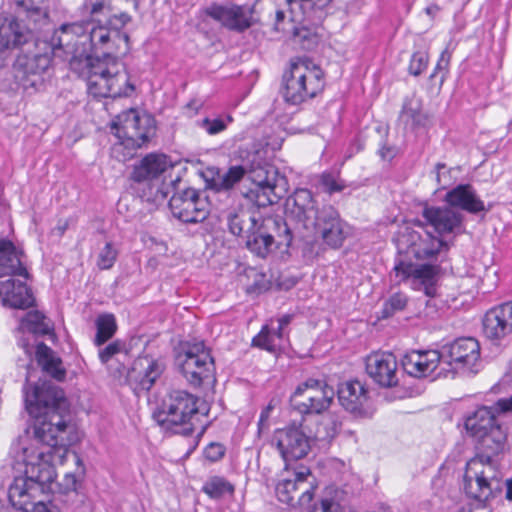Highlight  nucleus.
I'll return each mask as SVG.
<instances>
[{"label":"nucleus","mask_w":512,"mask_h":512,"mask_svg":"<svg viewBox=\"0 0 512 512\" xmlns=\"http://www.w3.org/2000/svg\"><path fill=\"white\" fill-rule=\"evenodd\" d=\"M271 443L277 448L285 461V469L288 463L307 456L310 451V436L303 430V419L293 421L287 426L274 431Z\"/></svg>","instance_id":"14"},{"label":"nucleus","mask_w":512,"mask_h":512,"mask_svg":"<svg viewBox=\"0 0 512 512\" xmlns=\"http://www.w3.org/2000/svg\"><path fill=\"white\" fill-rule=\"evenodd\" d=\"M51 58L47 53L21 52L14 62V76L23 90L33 93L43 85L42 74L50 66Z\"/></svg>","instance_id":"16"},{"label":"nucleus","mask_w":512,"mask_h":512,"mask_svg":"<svg viewBox=\"0 0 512 512\" xmlns=\"http://www.w3.org/2000/svg\"><path fill=\"white\" fill-rule=\"evenodd\" d=\"M496 406L501 412L512 411V395L509 398L499 399Z\"/></svg>","instance_id":"61"},{"label":"nucleus","mask_w":512,"mask_h":512,"mask_svg":"<svg viewBox=\"0 0 512 512\" xmlns=\"http://www.w3.org/2000/svg\"><path fill=\"white\" fill-rule=\"evenodd\" d=\"M292 240V230L283 218L261 216L246 235L245 246L251 253L264 259L281 247L289 248Z\"/></svg>","instance_id":"6"},{"label":"nucleus","mask_w":512,"mask_h":512,"mask_svg":"<svg viewBox=\"0 0 512 512\" xmlns=\"http://www.w3.org/2000/svg\"><path fill=\"white\" fill-rule=\"evenodd\" d=\"M45 320L46 317L41 312L30 311L21 319L18 330L34 335H47L51 332V327Z\"/></svg>","instance_id":"45"},{"label":"nucleus","mask_w":512,"mask_h":512,"mask_svg":"<svg viewBox=\"0 0 512 512\" xmlns=\"http://www.w3.org/2000/svg\"><path fill=\"white\" fill-rule=\"evenodd\" d=\"M176 362L187 382L194 387L215 381L214 359L202 341L184 345Z\"/></svg>","instance_id":"8"},{"label":"nucleus","mask_w":512,"mask_h":512,"mask_svg":"<svg viewBox=\"0 0 512 512\" xmlns=\"http://www.w3.org/2000/svg\"><path fill=\"white\" fill-rule=\"evenodd\" d=\"M252 345L270 352L275 351L276 345L273 342L271 329L268 325L263 326L261 331L252 339Z\"/></svg>","instance_id":"53"},{"label":"nucleus","mask_w":512,"mask_h":512,"mask_svg":"<svg viewBox=\"0 0 512 512\" xmlns=\"http://www.w3.org/2000/svg\"><path fill=\"white\" fill-rule=\"evenodd\" d=\"M447 204L454 208H460L471 214L487 211L484 202L477 196L470 184H460L445 195Z\"/></svg>","instance_id":"31"},{"label":"nucleus","mask_w":512,"mask_h":512,"mask_svg":"<svg viewBox=\"0 0 512 512\" xmlns=\"http://www.w3.org/2000/svg\"><path fill=\"white\" fill-rule=\"evenodd\" d=\"M76 485H77V480H76L75 475H73V474H66L61 483V486L63 487L65 493H68V492L75 493Z\"/></svg>","instance_id":"59"},{"label":"nucleus","mask_w":512,"mask_h":512,"mask_svg":"<svg viewBox=\"0 0 512 512\" xmlns=\"http://www.w3.org/2000/svg\"><path fill=\"white\" fill-rule=\"evenodd\" d=\"M197 402L198 398L193 394L184 390H174L153 413V418L167 431L190 435L194 430L190 420L199 411Z\"/></svg>","instance_id":"5"},{"label":"nucleus","mask_w":512,"mask_h":512,"mask_svg":"<svg viewBox=\"0 0 512 512\" xmlns=\"http://www.w3.org/2000/svg\"><path fill=\"white\" fill-rule=\"evenodd\" d=\"M111 127L126 147L141 148L155 135L156 121L149 113L129 109L119 114Z\"/></svg>","instance_id":"9"},{"label":"nucleus","mask_w":512,"mask_h":512,"mask_svg":"<svg viewBox=\"0 0 512 512\" xmlns=\"http://www.w3.org/2000/svg\"><path fill=\"white\" fill-rule=\"evenodd\" d=\"M131 21L127 13L114 14L105 20L102 25L109 28L113 36L125 44V52L129 50V35L122 32V29Z\"/></svg>","instance_id":"46"},{"label":"nucleus","mask_w":512,"mask_h":512,"mask_svg":"<svg viewBox=\"0 0 512 512\" xmlns=\"http://www.w3.org/2000/svg\"><path fill=\"white\" fill-rule=\"evenodd\" d=\"M335 391L326 382L308 379L300 384L290 398L293 410L303 416L320 414L327 410L333 402Z\"/></svg>","instance_id":"11"},{"label":"nucleus","mask_w":512,"mask_h":512,"mask_svg":"<svg viewBox=\"0 0 512 512\" xmlns=\"http://www.w3.org/2000/svg\"><path fill=\"white\" fill-rule=\"evenodd\" d=\"M116 258L117 251L113 248L112 244L108 242L98 255L97 266L100 269H110L114 265Z\"/></svg>","instance_id":"54"},{"label":"nucleus","mask_w":512,"mask_h":512,"mask_svg":"<svg viewBox=\"0 0 512 512\" xmlns=\"http://www.w3.org/2000/svg\"><path fill=\"white\" fill-rule=\"evenodd\" d=\"M379 155L381 156L382 159L384 160H390L394 157V152L392 150V148L390 147H387V146H383L380 150H379Z\"/></svg>","instance_id":"64"},{"label":"nucleus","mask_w":512,"mask_h":512,"mask_svg":"<svg viewBox=\"0 0 512 512\" xmlns=\"http://www.w3.org/2000/svg\"><path fill=\"white\" fill-rule=\"evenodd\" d=\"M440 362H443V355L437 350H413L402 358L404 371L415 378L428 376Z\"/></svg>","instance_id":"25"},{"label":"nucleus","mask_w":512,"mask_h":512,"mask_svg":"<svg viewBox=\"0 0 512 512\" xmlns=\"http://www.w3.org/2000/svg\"><path fill=\"white\" fill-rule=\"evenodd\" d=\"M422 215L439 234L459 233L462 228L463 215L452 207H426Z\"/></svg>","instance_id":"26"},{"label":"nucleus","mask_w":512,"mask_h":512,"mask_svg":"<svg viewBox=\"0 0 512 512\" xmlns=\"http://www.w3.org/2000/svg\"><path fill=\"white\" fill-rule=\"evenodd\" d=\"M125 349V344L121 340H115L109 343L104 348H100L98 355L99 359L103 364L108 363L117 354L121 353Z\"/></svg>","instance_id":"55"},{"label":"nucleus","mask_w":512,"mask_h":512,"mask_svg":"<svg viewBox=\"0 0 512 512\" xmlns=\"http://www.w3.org/2000/svg\"><path fill=\"white\" fill-rule=\"evenodd\" d=\"M286 2L289 4L292 12L297 6L302 11L305 19L316 23L322 20L323 10L329 5L331 0H286Z\"/></svg>","instance_id":"42"},{"label":"nucleus","mask_w":512,"mask_h":512,"mask_svg":"<svg viewBox=\"0 0 512 512\" xmlns=\"http://www.w3.org/2000/svg\"><path fill=\"white\" fill-rule=\"evenodd\" d=\"M483 333L492 341H500L512 333V301L497 305L486 312Z\"/></svg>","instance_id":"22"},{"label":"nucleus","mask_w":512,"mask_h":512,"mask_svg":"<svg viewBox=\"0 0 512 512\" xmlns=\"http://www.w3.org/2000/svg\"><path fill=\"white\" fill-rule=\"evenodd\" d=\"M261 216L253 209L237 208L229 212L227 216V225L230 233L235 236L246 239L255 223Z\"/></svg>","instance_id":"36"},{"label":"nucleus","mask_w":512,"mask_h":512,"mask_svg":"<svg viewBox=\"0 0 512 512\" xmlns=\"http://www.w3.org/2000/svg\"><path fill=\"white\" fill-rule=\"evenodd\" d=\"M25 408L35 418L34 436L51 450L66 452L70 444L67 438L70 421L69 404L59 387L43 383L30 387L28 377L23 387Z\"/></svg>","instance_id":"1"},{"label":"nucleus","mask_w":512,"mask_h":512,"mask_svg":"<svg viewBox=\"0 0 512 512\" xmlns=\"http://www.w3.org/2000/svg\"><path fill=\"white\" fill-rule=\"evenodd\" d=\"M202 490L211 498L218 499L221 498L226 493H232L234 491V488L224 478L214 476L205 482Z\"/></svg>","instance_id":"47"},{"label":"nucleus","mask_w":512,"mask_h":512,"mask_svg":"<svg viewBox=\"0 0 512 512\" xmlns=\"http://www.w3.org/2000/svg\"><path fill=\"white\" fill-rule=\"evenodd\" d=\"M289 476L282 478L276 485V496L280 502L291 507H309L316 486L315 477L310 469L303 465L287 470Z\"/></svg>","instance_id":"10"},{"label":"nucleus","mask_w":512,"mask_h":512,"mask_svg":"<svg viewBox=\"0 0 512 512\" xmlns=\"http://www.w3.org/2000/svg\"><path fill=\"white\" fill-rule=\"evenodd\" d=\"M288 217L305 230H315L332 249L340 248L347 238L348 224L338 210L330 205L317 207L312 192L299 188L287 199Z\"/></svg>","instance_id":"3"},{"label":"nucleus","mask_w":512,"mask_h":512,"mask_svg":"<svg viewBox=\"0 0 512 512\" xmlns=\"http://www.w3.org/2000/svg\"><path fill=\"white\" fill-rule=\"evenodd\" d=\"M225 451L226 449L222 444L212 442L206 446L204 455L209 461L216 462L224 457Z\"/></svg>","instance_id":"57"},{"label":"nucleus","mask_w":512,"mask_h":512,"mask_svg":"<svg viewBox=\"0 0 512 512\" xmlns=\"http://www.w3.org/2000/svg\"><path fill=\"white\" fill-rule=\"evenodd\" d=\"M164 369V364L159 360L148 355L138 357L127 372V382L134 393L139 396L152 388Z\"/></svg>","instance_id":"19"},{"label":"nucleus","mask_w":512,"mask_h":512,"mask_svg":"<svg viewBox=\"0 0 512 512\" xmlns=\"http://www.w3.org/2000/svg\"><path fill=\"white\" fill-rule=\"evenodd\" d=\"M85 31V22L65 23L49 37L43 40L36 39L35 45L42 43L49 47L54 57L68 61L70 69L74 72H81L80 66L84 64L86 55Z\"/></svg>","instance_id":"7"},{"label":"nucleus","mask_w":512,"mask_h":512,"mask_svg":"<svg viewBox=\"0 0 512 512\" xmlns=\"http://www.w3.org/2000/svg\"><path fill=\"white\" fill-rule=\"evenodd\" d=\"M169 166L168 158L165 155L151 153L134 165L130 179L136 183H147L150 189V196H153L155 199L159 193L164 197V194L158 187V182Z\"/></svg>","instance_id":"20"},{"label":"nucleus","mask_w":512,"mask_h":512,"mask_svg":"<svg viewBox=\"0 0 512 512\" xmlns=\"http://www.w3.org/2000/svg\"><path fill=\"white\" fill-rule=\"evenodd\" d=\"M506 439V431L501 425L494 426L473 439L479 461L482 464H489L494 456L503 451Z\"/></svg>","instance_id":"27"},{"label":"nucleus","mask_w":512,"mask_h":512,"mask_svg":"<svg viewBox=\"0 0 512 512\" xmlns=\"http://www.w3.org/2000/svg\"><path fill=\"white\" fill-rule=\"evenodd\" d=\"M86 55L84 64L90 62H111L116 60V53L120 50L119 39L115 38L108 27L102 25L101 20L85 22Z\"/></svg>","instance_id":"12"},{"label":"nucleus","mask_w":512,"mask_h":512,"mask_svg":"<svg viewBox=\"0 0 512 512\" xmlns=\"http://www.w3.org/2000/svg\"><path fill=\"white\" fill-rule=\"evenodd\" d=\"M286 15L284 11L277 10L275 14V24H274V30L277 32L280 31H286V28L282 25L283 21L285 20Z\"/></svg>","instance_id":"60"},{"label":"nucleus","mask_w":512,"mask_h":512,"mask_svg":"<svg viewBox=\"0 0 512 512\" xmlns=\"http://www.w3.org/2000/svg\"><path fill=\"white\" fill-rule=\"evenodd\" d=\"M408 303V298L403 293H394L389 297V299L384 303V306L381 311L382 318H389L393 316L395 313L402 311L405 309Z\"/></svg>","instance_id":"49"},{"label":"nucleus","mask_w":512,"mask_h":512,"mask_svg":"<svg viewBox=\"0 0 512 512\" xmlns=\"http://www.w3.org/2000/svg\"><path fill=\"white\" fill-rule=\"evenodd\" d=\"M440 265L433 263H413L402 257L396 259L394 271L401 281L409 280L414 289L424 291L428 297H434L440 274Z\"/></svg>","instance_id":"15"},{"label":"nucleus","mask_w":512,"mask_h":512,"mask_svg":"<svg viewBox=\"0 0 512 512\" xmlns=\"http://www.w3.org/2000/svg\"><path fill=\"white\" fill-rule=\"evenodd\" d=\"M324 88V73L308 58L291 62L289 72L282 78L281 95L291 105L314 98Z\"/></svg>","instance_id":"4"},{"label":"nucleus","mask_w":512,"mask_h":512,"mask_svg":"<svg viewBox=\"0 0 512 512\" xmlns=\"http://www.w3.org/2000/svg\"><path fill=\"white\" fill-rule=\"evenodd\" d=\"M203 12L221 23L228 30L242 33L252 27L254 24V7L247 5H220L212 3L206 7Z\"/></svg>","instance_id":"18"},{"label":"nucleus","mask_w":512,"mask_h":512,"mask_svg":"<svg viewBox=\"0 0 512 512\" xmlns=\"http://www.w3.org/2000/svg\"><path fill=\"white\" fill-rule=\"evenodd\" d=\"M33 32L21 25L17 16H0V52L13 48H21L31 42L35 44Z\"/></svg>","instance_id":"23"},{"label":"nucleus","mask_w":512,"mask_h":512,"mask_svg":"<svg viewBox=\"0 0 512 512\" xmlns=\"http://www.w3.org/2000/svg\"><path fill=\"white\" fill-rule=\"evenodd\" d=\"M428 63V53L425 51H416L411 56L408 71L413 76H419L427 68Z\"/></svg>","instance_id":"52"},{"label":"nucleus","mask_w":512,"mask_h":512,"mask_svg":"<svg viewBox=\"0 0 512 512\" xmlns=\"http://www.w3.org/2000/svg\"><path fill=\"white\" fill-rule=\"evenodd\" d=\"M465 429L475 439L485 431L500 425L494 413L488 407H480L465 419Z\"/></svg>","instance_id":"39"},{"label":"nucleus","mask_w":512,"mask_h":512,"mask_svg":"<svg viewBox=\"0 0 512 512\" xmlns=\"http://www.w3.org/2000/svg\"><path fill=\"white\" fill-rule=\"evenodd\" d=\"M15 13L18 19H25L33 23V27H28L31 31L40 30L49 25V12L40 5V0H15Z\"/></svg>","instance_id":"34"},{"label":"nucleus","mask_w":512,"mask_h":512,"mask_svg":"<svg viewBox=\"0 0 512 512\" xmlns=\"http://www.w3.org/2000/svg\"><path fill=\"white\" fill-rule=\"evenodd\" d=\"M95 325L96 335L94 344L98 347L110 340L117 331L116 318L111 313L100 314L95 320Z\"/></svg>","instance_id":"44"},{"label":"nucleus","mask_w":512,"mask_h":512,"mask_svg":"<svg viewBox=\"0 0 512 512\" xmlns=\"http://www.w3.org/2000/svg\"><path fill=\"white\" fill-rule=\"evenodd\" d=\"M109 64L110 62H90L82 64L81 75L87 74L88 93L94 98L109 97Z\"/></svg>","instance_id":"29"},{"label":"nucleus","mask_w":512,"mask_h":512,"mask_svg":"<svg viewBox=\"0 0 512 512\" xmlns=\"http://www.w3.org/2000/svg\"><path fill=\"white\" fill-rule=\"evenodd\" d=\"M247 173L249 179L253 182L255 187H260L264 185L274 186V184L286 186L287 180L285 176L281 175L277 168L274 166L262 163L255 162L254 160L247 163Z\"/></svg>","instance_id":"35"},{"label":"nucleus","mask_w":512,"mask_h":512,"mask_svg":"<svg viewBox=\"0 0 512 512\" xmlns=\"http://www.w3.org/2000/svg\"><path fill=\"white\" fill-rule=\"evenodd\" d=\"M464 489L470 497L479 501H487L489 498L495 497L496 493H500L502 486L500 480L491 471H481L475 474L474 480L471 476L465 475Z\"/></svg>","instance_id":"28"},{"label":"nucleus","mask_w":512,"mask_h":512,"mask_svg":"<svg viewBox=\"0 0 512 512\" xmlns=\"http://www.w3.org/2000/svg\"><path fill=\"white\" fill-rule=\"evenodd\" d=\"M0 299L4 306L26 309L34 305V297L26 283L12 278L0 282Z\"/></svg>","instance_id":"30"},{"label":"nucleus","mask_w":512,"mask_h":512,"mask_svg":"<svg viewBox=\"0 0 512 512\" xmlns=\"http://www.w3.org/2000/svg\"><path fill=\"white\" fill-rule=\"evenodd\" d=\"M109 97H127L135 90L134 85L130 82V76L124 65L118 60H113L109 64Z\"/></svg>","instance_id":"37"},{"label":"nucleus","mask_w":512,"mask_h":512,"mask_svg":"<svg viewBox=\"0 0 512 512\" xmlns=\"http://www.w3.org/2000/svg\"><path fill=\"white\" fill-rule=\"evenodd\" d=\"M397 367V359L390 352L373 353L366 360L368 375L381 387L388 388L398 384Z\"/></svg>","instance_id":"21"},{"label":"nucleus","mask_w":512,"mask_h":512,"mask_svg":"<svg viewBox=\"0 0 512 512\" xmlns=\"http://www.w3.org/2000/svg\"><path fill=\"white\" fill-rule=\"evenodd\" d=\"M36 360L42 370L56 380L61 381L65 378L66 371L62 367L61 359L54 356L52 349L43 342L36 346Z\"/></svg>","instance_id":"40"},{"label":"nucleus","mask_w":512,"mask_h":512,"mask_svg":"<svg viewBox=\"0 0 512 512\" xmlns=\"http://www.w3.org/2000/svg\"><path fill=\"white\" fill-rule=\"evenodd\" d=\"M168 204L173 216L184 223H201L210 214V203L205 191L191 187L177 189Z\"/></svg>","instance_id":"13"},{"label":"nucleus","mask_w":512,"mask_h":512,"mask_svg":"<svg viewBox=\"0 0 512 512\" xmlns=\"http://www.w3.org/2000/svg\"><path fill=\"white\" fill-rule=\"evenodd\" d=\"M21 254L13 242L0 238V277L15 275L28 277V272L20 259Z\"/></svg>","instance_id":"32"},{"label":"nucleus","mask_w":512,"mask_h":512,"mask_svg":"<svg viewBox=\"0 0 512 512\" xmlns=\"http://www.w3.org/2000/svg\"><path fill=\"white\" fill-rule=\"evenodd\" d=\"M233 121V118L230 115L225 117H218L214 119H210L208 117L198 121L197 124L199 127L204 129L209 135H216L224 131L228 124Z\"/></svg>","instance_id":"50"},{"label":"nucleus","mask_w":512,"mask_h":512,"mask_svg":"<svg viewBox=\"0 0 512 512\" xmlns=\"http://www.w3.org/2000/svg\"><path fill=\"white\" fill-rule=\"evenodd\" d=\"M308 512H338V504L333 500L323 499L320 507L314 506Z\"/></svg>","instance_id":"58"},{"label":"nucleus","mask_w":512,"mask_h":512,"mask_svg":"<svg viewBox=\"0 0 512 512\" xmlns=\"http://www.w3.org/2000/svg\"><path fill=\"white\" fill-rule=\"evenodd\" d=\"M451 59V53L448 51V49H445L442 51L437 64L434 68L433 73L430 75V79H434L438 73H441L440 77V84H442L447 76L449 64Z\"/></svg>","instance_id":"56"},{"label":"nucleus","mask_w":512,"mask_h":512,"mask_svg":"<svg viewBox=\"0 0 512 512\" xmlns=\"http://www.w3.org/2000/svg\"><path fill=\"white\" fill-rule=\"evenodd\" d=\"M68 226H69L68 220H63V221L60 220L58 222L57 226L53 229V233L56 234L57 236L61 237L67 230Z\"/></svg>","instance_id":"63"},{"label":"nucleus","mask_w":512,"mask_h":512,"mask_svg":"<svg viewBox=\"0 0 512 512\" xmlns=\"http://www.w3.org/2000/svg\"><path fill=\"white\" fill-rule=\"evenodd\" d=\"M409 237L411 244L407 254H412L417 259H432L442 251L449 250L447 242L431 237L429 234H426L425 239H422L417 232L411 233Z\"/></svg>","instance_id":"33"},{"label":"nucleus","mask_w":512,"mask_h":512,"mask_svg":"<svg viewBox=\"0 0 512 512\" xmlns=\"http://www.w3.org/2000/svg\"><path fill=\"white\" fill-rule=\"evenodd\" d=\"M319 185L322 190L329 195L341 192L345 188V184L338 179V176L331 172H323L319 176Z\"/></svg>","instance_id":"51"},{"label":"nucleus","mask_w":512,"mask_h":512,"mask_svg":"<svg viewBox=\"0 0 512 512\" xmlns=\"http://www.w3.org/2000/svg\"><path fill=\"white\" fill-rule=\"evenodd\" d=\"M401 118L406 123L410 122L413 127L425 126L427 116L422 111V101L415 96L406 98L403 103Z\"/></svg>","instance_id":"43"},{"label":"nucleus","mask_w":512,"mask_h":512,"mask_svg":"<svg viewBox=\"0 0 512 512\" xmlns=\"http://www.w3.org/2000/svg\"><path fill=\"white\" fill-rule=\"evenodd\" d=\"M435 172H436V181L438 185L445 186L446 183H442V177H445L446 171V165L444 163H437L435 166Z\"/></svg>","instance_id":"62"},{"label":"nucleus","mask_w":512,"mask_h":512,"mask_svg":"<svg viewBox=\"0 0 512 512\" xmlns=\"http://www.w3.org/2000/svg\"><path fill=\"white\" fill-rule=\"evenodd\" d=\"M338 400L341 406L356 417L369 415L366 407L367 390L358 380H350L339 385L337 390Z\"/></svg>","instance_id":"24"},{"label":"nucleus","mask_w":512,"mask_h":512,"mask_svg":"<svg viewBox=\"0 0 512 512\" xmlns=\"http://www.w3.org/2000/svg\"><path fill=\"white\" fill-rule=\"evenodd\" d=\"M443 361L447 357V363L454 370H463L469 373H477V365L480 360V345L475 338L462 337L442 348Z\"/></svg>","instance_id":"17"},{"label":"nucleus","mask_w":512,"mask_h":512,"mask_svg":"<svg viewBox=\"0 0 512 512\" xmlns=\"http://www.w3.org/2000/svg\"><path fill=\"white\" fill-rule=\"evenodd\" d=\"M212 173V177H205L206 187L214 190L215 192L227 191L232 189L235 184L239 183L244 175L247 173V166L235 165L231 166L225 173L221 174L219 171Z\"/></svg>","instance_id":"38"},{"label":"nucleus","mask_w":512,"mask_h":512,"mask_svg":"<svg viewBox=\"0 0 512 512\" xmlns=\"http://www.w3.org/2000/svg\"><path fill=\"white\" fill-rule=\"evenodd\" d=\"M285 192L286 186L274 184V186L254 187L245 196L256 207L260 208L277 203Z\"/></svg>","instance_id":"41"},{"label":"nucleus","mask_w":512,"mask_h":512,"mask_svg":"<svg viewBox=\"0 0 512 512\" xmlns=\"http://www.w3.org/2000/svg\"><path fill=\"white\" fill-rule=\"evenodd\" d=\"M292 34L295 41L299 42L305 50H313L319 42V36L310 28L305 26H293Z\"/></svg>","instance_id":"48"},{"label":"nucleus","mask_w":512,"mask_h":512,"mask_svg":"<svg viewBox=\"0 0 512 512\" xmlns=\"http://www.w3.org/2000/svg\"><path fill=\"white\" fill-rule=\"evenodd\" d=\"M22 461L24 476L15 477L8 489L9 505L0 501V512H60L52 502L35 501L56 478L55 468L45 452L33 455L23 448Z\"/></svg>","instance_id":"2"}]
</instances>
